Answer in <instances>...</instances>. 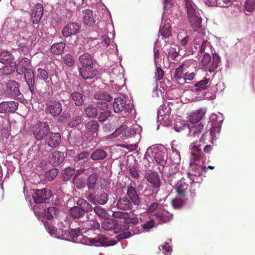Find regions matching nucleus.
Returning <instances> with one entry per match:
<instances>
[{
	"label": "nucleus",
	"mask_w": 255,
	"mask_h": 255,
	"mask_svg": "<svg viewBox=\"0 0 255 255\" xmlns=\"http://www.w3.org/2000/svg\"><path fill=\"white\" fill-rule=\"evenodd\" d=\"M188 20L194 31H197L201 26L202 18L199 16L197 7L193 0H183Z\"/></svg>",
	"instance_id": "f257e3e1"
},
{
	"label": "nucleus",
	"mask_w": 255,
	"mask_h": 255,
	"mask_svg": "<svg viewBox=\"0 0 255 255\" xmlns=\"http://www.w3.org/2000/svg\"><path fill=\"white\" fill-rule=\"evenodd\" d=\"M90 215H86L87 220L84 221L78 222V227L76 226L77 222L72 223L70 226L71 228L69 232V236L72 239L77 238L81 234L82 230H91L93 229H98L100 227L99 223L94 220H90Z\"/></svg>",
	"instance_id": "f03ea898"
},
{
	"label": "nucleus",
	"mask_w": 255,
	"mask_h": 255,
	"mask_svg": "<svg viewBox=\"0 0 255 255\" xmlns=\"http://www.w3.org/2000/svg\"><path fill=\"white\" fill-rule=\"evenodd\" d=\"M126 97L121 95L116 97L114 100L113 109L116 113L128 114L132 111V106L126 101Z\"/></svg>",
	"instance_id": "7ed1b4c3"
},
{
	"label": "nucleus",
	"mask_w": 255,
	"mask_h": 255,
	"mask_svg": "<svg viewBox=\"0 0 255 255\" xmlns=\"http://www.w3.org/2000/svg\"><path fill=\"white\" fill-rule=\"evenodd\" d=\"M1 85L2 86L4 95L8 98L14 99L20 94L19 84L14 80H9L7 82H1Z\"/></svg>",
	"instance_id": "20e7f679"
},
{
	"label": "nucleus",
	"mask_w": 255,
	"mask_h": 255,
	"mask_svg": "<svg viewBox=\"0 0 255 255\" xmlns=\"http://www.w3.org/2000/svg\"><path fill=\"white\" fill-rule=\"evenodd\" d=\"M50 131V128L46 122H39L33 128L32 133L34 137L38 140L45 138Z\"/></svg>",
	"instance_id": "39448f33"
},
{
	"label": "nucleus",
	"mask_w": 255,
	"mask_h": 255,
	"mask_svg": "<svg viewBox=\"0 0 255 255\" xmlns=\"http://www.w3.org/2000/svg\"><path fill=\"white\" fill-rule=\"evenodd\" d=\"M32 198L36 204L46 203L52 196L51 191L47 188L35 189Z\"/></svg>",
	"instance_id": "423d86ee"
},
{
	"label": "nucleus",
	"mask_w": 255,
	"mask_h": 255,
	"mask_svg": "<svg viewBox=\"0 0 255 255\" xmlns=\"http://www.w3.org/2000/svg\"><path fill=\"white\" fill-rule=\"evenodd\" d=\"M102 227L105 230H114L116 233L125 232L128 230L129 228L128 225H125L123 227H121L118 224L117 220L113 219L105 220L102 224Z\"/></svg>",
	"instance_id": "0eeeda50"
},
{
	"label": "nucleus",
	"mask_w": 255,
	"mask_h": 255,
	"mask_svg": "<svg viewBox=\"0 0 255 255\" xmlns=\"http://www.w3.org/2000/svg\"><path fill=\"white\" fill-rule=\"evenodd\" d=\"M62 111V106L59 101L51 100L46 103V112L53 117L58 116Z\"/></svg>",
	"instance_id": "6e6552de"
},
{
	"label": "nucleus",
	"mask_w": 255,
	"mask_h": 255,
	"mask_svg": "<svg viewBox=\"0 0 255 255\" xmlns=\"http://www.w3.org/2000/svg\"><path fill=\"white\" fill-rule=\"evenodd\" d=\"M144 177L154 189L159 190L161 185V180L159 174L154 171H149L145 173Z\"/></svg>",
	"instance_id": "1a4fd4ad"
},
{
	"label": "nucleus",
	"mask_w": 255,
	"mask_h": 255,
	"mask_svg": "<svg viewBox=\"0 0 255 255\" xmlns=\"http://www.w3.org/2000/svg\"><path fill=\"white\" fill-rule=\"evenodd\" d=\"M80 75L85 80L92 79L98 74L95 65L81 66L79 68Z\"/></svg>",
	"instance_id": "9d476101"
},
{
	"label": "nucleus",
	"mask_w": 255,
	"mask_h": 255,
	"mask_svg": "<svg viewBox=\"0 0 255 255\" xmlns=\"http://www.w3.org/2000/svg\"><path fill=\"white\" fill-rule=\"evenodd\" d=\"M18 105L15 101H2L0 103V114L13 113L17 110Z\"/></svg>",
	"instance_id": "9b49d317"
},
{
	"label": "nucleus",
	"mask_w": 255,
	"mask_h": 255,
	"mask_svg": "<svg viewBox=\"0 0 255 255\" xmlns=\"http://www.w3.org/2000/svg\"><path fill=\"white\" fill-rule=\"evenodd\" d=\"M80 27V25L77 22H70L64 26L62 34L64 37L74 35L79 32Z\"/></svg>",
	"instance_id": "f8f14e48"
},
{
	"label": "nucleus",
	"mask_w": 255,
	"mask_h": 255,
	"mask_svg": "<svg viewBox=\"0 0 255 255\" xmlns=\"http://www.w3.org/2000/svg\"><path fill=\"white\" fill-rule=\"evenodd\" d=\"M135 133L133 128H128L127 126L123 125L117 129L113 133L110 135V138L117 137L119 136L123 137H127Z\"/></svg>",
	"instance_id": "ddd939ff"
},
{
	"label": "nucleus",
	"mask_w": 255,
	"mask_h": 255,
	"mask_svg": "<svg viewBox=\"0 0 255 255\" xmlns=\"http://www.w3.org/2000/svg\"><path fill=\"white\" fill-rule=\"evenodd\" d=\"M107 240V238L103 235L99 234L96 236L94 238H88V242L92 244H94L96 246H108L109 245H115L117 244L116 241H112L111 244H107L106 243V240Z\"/></svg>",
	"instance_id": "4468645a"
},
{
	"label": "nucleus",
	"mask_w": 255,
	"mask_h": 255,
	"mask_svg": "<svg viewBox=\"0 0 255 255\" xmlns=\"http://www.w3.org/2000/svg\"><path fill=\"white\" fill-rule=\"evenodd\" d=\"M45 143L48 146L56 147L61 142V135L59 133L50 132L45 138Z\"/></svg>",
	"instance_id": "2eb2a0df"
},
{
	"label": "nucleus",
	"mask_w": 255,
	"mask_h": 255,
	"mask_svg": "<svg viewBox=\"0 0 255 255\" xmlns=\"http://www.w3.org/2000/svg\"><path fill=\"white\" fill-rule=\"evenodd\" d=\"M43 13V7L41 4L38 3L33 8L31 17L33 24H37L41 20Z\"/></svg>",
	"instance_id": "dca6fc26"
},
{
	"label": "nucleus",
	"mask_w": 255,
	"mask_h": 255,
	"mask_svg": "<svg viewBox=\"0 0 255 255\" xmlns=\"http://www.w3.org/2000/svg\"><path fill=\"white\" fill-rule=\"evenodd\" d=\"M127 195L134 205H138L140 204V201L136 190L131 184L127 186Z\"/></svg>",
	"instance_id": "f3484780"
},
{
	"label": "nucleus",
	"mask_w": 255,
	"mask_h": 255,
	"mask_svg": "<svg viewBox=\"0 0 255 255\" xmlns=\"http://www.w3.org/2000/svg\"><path fill=\"white\" fill-rule=\"evenodd\" d=\"M83 20L85 24L88 26L93 25L95 21L96 15L92 10L87 9L83 11Z\"/></svg>",
	"instance_id": "a211bd4d"
},
{
	"label": "nucleus",
	"mask_w": 255,
	"mask_h": 255,
	"mask_svg": "<svg viewBox=\"0 0 255 255\" xmlns=\"http://www.w3.org/2000/svg\"><path fill=\"white\" fill-rule=\"evenodd\" d=\"M206 111L204 109H200L192 112L189 117V121L192 124L199 122L204 117Z\"/></svg>",
	"instance_id": "6ab92c4d"
},
{
	"label": "nucleus",
	"mask_w": 255,
	"mask_h": 255,
	"mask_svg": "<svg viewBox=\"0 0 255 255\" xmlns=\"http://www.w3.org/2000/svg\"><path fill=\"white\" fill-rule=\"evenodd\" d=\"M132 203V202L127 197H123L118 200L116 206L121 210H128L132 208L133 206Z\"/></svg>",
	"instance_id": "aec40b11"
},
{
	"label": "nucleus",
	"mask_w": 255,
	"mask_h": 255,
	"mask_svg": "<svg viewBox=\"0 0 255 255\" xmlns=\"http://www.w3.org/2000/svg\"><path fill=\"white\" fill-rule=\"evenodd\" d=\"M147 154L153 157L158 164H161L164 161V153L156 148H154L153 150L151 148L148 149Z\"/></svg>",
	"instance_id": "412c9836"
},
{
	"label": "nucleus",
	"mask_w": 255,
	"mask_h": 255,
	"mask_svg": "<svg viewBox=\"0 0 255 255\" xmlns=\"http://www.w3.org/2000/svg\"><path fill=\"white\" fill-rule=\"evenodd\" d=\"M188 188V184L185 180L182 178L178 181L174 187L176 193L181 196H184Z\"/></svg>",
	"instance_id": "4be33fe9"
},
{
	"label": "nucleus",
	"mask_w": 255,
	"mask_h": 255,
	"mask_svg": "<svg viewBox=\"0 0 255 255\" xmlns=\"http://www.w3.org/2000/svg\"><path fill=\"white\" fill-rule=\"evenodd\" d=\"M220 61L221 60L219 56L216 53H214L213 54L211 61L209 63V65H206L205 68L208 69L209 72H213L218 68Z\"/></svg>",
	"instance_id": "5701e85b"
},
{
	"label": "nucleus",
	"mask_w": 255,
	"mask_h": 255,
	"mask_svg": "<svg viewBox=\"0 0 255 255\" xmlns=\"http://www.w3.org/2000/svg\"><path fill=\"white\" fill-rule=\"evenodd\" d=\"M69 214L72 218L77 220L76 221L77 224L81 221L79 219L85 216L83 211L78 205L71 207L69 211Z\"/></svg>",
	"instance_id": "b1692460"
},
{
	"label": "nucleus",
	"mask_w": 255,
	"mask_h": 255,
	"mask_svg": "<svg viewBox=\"0 0 255 255\" xmlns=\"http://www.w3.org/2000/svg\"><path fill=\"white\" fill-rule=\"evenodd\" d=\"M79 61L81 66L95 65L93 57L90 54L84 53L79 57Z\"/></svg>",
	"instance_id": "393cba45"
},
{
	"label": "nucleus",
	"mask_w": 255,
	"mask_h": 255,
	"mask_svg": "<svg viewBox=\"0 0 255 255\" xmlns=\"http://www.w3.org/2000/svg\"><path fill=\"white\" fill-rule=\"evenodd\" d=\"M13 56L11 52L6 50L0 51V62L2 64L13 62Z\"/></svg>",
	"instance_id": "a878e982"
},
{
	"label": "nucleus",
	"mask_w": 255,
	"mask_h": 255,
	"mask_svg": "<svg viewBox=\"0 0 255 255\" xmlns=\"http://www.w3.org/2000/svg\"><path fill=\"white\" fill-rule=\"evenodd\" d=\"M7 64L0 69V76H7L11 74L15 70L16 64L15 62Z\"/></svg>",
	"instance_id": "bb28decb"
},
{
	"label": "nucleus",
	"mask_w": 255,
	"mask_h": 255,
	"mask_svg": "<svg viewBox=\"0 0 255 255\" xmlns=\"http://www.w3.org/2000/svg\"><path fill=\"white\" fill-rule=\"evenodd\" d=\"M85 127L90 135H94L95 134L97 135L99 124L96 121L91 120L85 124Z\"/></svg>",
	"instance_id": "cd10ccee"
},
{
	"label": "nucleus",
	"mask_w": 255,
	"mask_h": 255,
	"mask_svg": "<svg viewBox=\"0 0 255 255\" xmlns=\"http://www.w3.org/2000/svg\"><path fill=\"white\" fill-rule=\"evenodd\" d=\"M77 204L82 209L84 214L85 213H87V215L89 214L88 213L91 212L94 208L89 202L83 199H78ZM89 214H90V216L91 214L90 213Z\"/></svg>",
	"instance_id": "c85d7f7f"
},
{
	"label": "nucleus",
	"mask_w": 255,
	"mask_h": 255,
	"mask_svg": "<svg viewBox=\"0 0 255 255\" xmlns=\"http://www.w3.org/2000/svg\"><path fill=\"white\" fill-rule=\"evenodd\" d=\"M51 162L55 166L62 163L64 159V153L63 152L56 151L51 154Z\"/></svg>",
	"instance_id": "c756f323"
},
{
	"label": "nucleus",
	"mask_w": 255,
	"mask_h": 255,
	"mask_svg": "<svg viewBox=\"0 0 255 255\" xmlns=\"http://www.w3.org/2000/svg\"><path fill=\"white\" fill-rule=\"evenodd\" d=\"M204 126L199 124L189 128V134L193 137H199V135L204 131Z\"/></svg>",
	"instance_id": "7c9ffc66"
},
{
	"label": "nucleus",
	"mask_w": 255,
	"mask_h": 255,
	"mask_svg": "<svg viewBox=\"0 0 255 255\" xmlns=\"http://www.w3.org/2000/svg\"><path fill=\"white\" fill-rule=\"evenodd\" d=\"M159 33L162 36L163 38H168L172 35L171 26L169 23L163 25L161 24Z\"/></svg>",
	"instance_id": "2f4dec72"
},
{
	"label": "nucleus",
	"mask_w": 255,
	"mask_h": 255,
	"mask_svg": "<svg viewBox=\"0 0 255 255\" xmlns=\"http://www.w3.org/2000/svg\"><path fill=\"white\" fill-rule=\"evenodd\" d=\"M70 98L76 106H81L84 102L83 95L79 92H74L72 93L70 95Z\"/></svg>",
	"instance_id": "473e14b6"
},
{
	"label": "nucleus",
	"mask_w": 255,
	"mask_h": 255,
	"mask_svg": "<svg viewBox=\"0 0 255 255\" xmlns=\"http://www.w3.org/2000/svg\"><path fill=\"white\" fill-rule=\"evenodd\" d=\"M93 97L95 99L99 101H105L106 102H111L112 100V96L109 93L104 91L96 92Z\"/></svg>",
	"instance_id": "72a5a7b5"
},
{
	"label": "nucleus",
	"mask_w": 255,
	"mask_h": 255,
	"mask_svg": "<svg viewBox=\"0 0 255 255\" xmlns=\"http://www.w3.org/2000/svg\"><path fill=\"white\" fill-rule=\"evenodd\" d=\"M107 152L102 149H96L91 154V158L93 160H103L107 156Z\"/></svg>",
	"instance_id": "f704fd0d"
},
{
	"label": "nucleus",
	"mask_w": 255,
	"mask_h": 255,
	"mask_svg": "<svg viewBox=\"0 0 255 255\" xmlns=\"http://www.w3.org/2000/svg\"><path fill=\"white\" fill-rule=\"evenodd\" d=\"M21 70L20 69H19ZM24 73V78L27 84L35 82V76L31 69H28L25 71H18V74H22Z\"/></svg>",
	"instance_id": "c9c22d12"
},
{
	"label": "nucleus",
	"mask_w": 255,
	"mask_h": 255,
	"mask_svg": "<svg viewBox=\"0 0 255 255\" xmlns=\"http://www.w3.org/2000/svg\"><path fill=\"white\" fill-rule=\"evenodd\" d=\"M31 62L30 60L27 58H23L18 63V66L17 68V72L18 73V71H25L28 69L30 68Z\"/></svg>",
	"instance_id": "e433bc0d"
},
{
	"label": "nucleus",
	"mask_w": 255,
	"mask_h": 255,
	"mask_svg": "<svg viewBox=\"0 0 255 255\" xmlns=\"http://www.w3.org/2000/svg\"><path fill=\"white\" fill-rule=\"evenodd\" d=\"M155 215L157 218L163 223L168 222L172 218V215L165 211L158 212L155 213Z\"/></svg>",
	"instance_id": "4c0bfd02"
},
{
	"label": "nucleus",
	"mask_w": 255,
	"mask_h": 255,
	"mask_svg": "<svg viewBox=\"0 0 255 255\" xmlns=\"http://www.w3.org/2000/svg\"><path fill=\"white\" fill-rule=\"evenodd\" d=\"M191 170L188 174L189 178L192 180V182H194L195 177L198 176L200 175V171L197 165L193 163H190Z\"/></svg>",
	"instance_id": "58836bf2"
},
{
	"label": "nucleus",
	"mask_w": 255,
	"mask_h": 255,
	"mask_svg": "<svg viewBox=\"0 0 255 255\" xmlns=\"http://www.w3.org/2000/svg\"><path fill=\"white\" fill-rule=\"evenodd\" d=\"M168 57L172 60L175 59L179 56V48L176 45H170L166 48Z\"/></svg>",
	"instance_id": "ea45409f"
},
{
	"label": "nucleus",
	"mask_w": 255,
	"mask_h": 255,
	"mask_svg": "<svg viewBox=\"0 0 255 255\" xmlns=\"http://www.w3.org/2000/svg\"><path fill=\"white\" fill-rule=\"evenodd\" d=\"M199 145H194L192 148L191 155L194 160H200L204 156L203 151L199 148Z\"/></svg>",
	"instance_id": "a19ab883"
},
{
	"label": "nucleus",
	"mask_w": 255,
	"mask_h": 255,
	"mask_svg": "<svg viewBox=\"0 0 255 255\" xmlns=\"http://www.w3.org/2000/svg\"><path fill=\"white\" fill-rule=\"evenodd\" d=\"M65 47L64 42H59L53 44L51 47V51L54 54H60Z\"/></svg>",
	"instance_id": "79ce46f5"
},
{
	"label": "nucleus",
	"mask_w": 255,
	"mask_h": 255,
	"mask_svg": "<svg viewBox=\"0 0 255 255\" xmlns=\"http://www.w3.org/2000/svg\"><path fill=\"white\" fill-rule=\"evenodd\" d=\"M36 77L37 79L47 83V80L49 78V75L47 71L45 69L38 68L36 70Z\"/></svg>",
	"instance_id": "37998d69"
},
{
	"label": "nucleus",
	"mask_w": 255,
	"mask_h": 255,
	"mask_svg": "<svg viewBox=\"0 0 255 255\" xmlns=\"http://www.w3.org/2000/svg\"><path fill=\"white\" fill-rule=\"evenodd\" d=\"M98 176L97 173H94L89 176L87 181V185L89 189H94L95 188Z\"/></svg>",
	"instance_id": "c03bdc74"
},
{
	"label": "nucleus",
	"mask_w": 255,
	"mask_h": 255,
	"mask_svg": "<svg viewBox=\"0 0 255 255\" xmlns=\"http://www.w3.org/2000/svg\"><path fill=\"white\" fill-rule=\"evenodd\" d=\"M209 83V79L204 78L203 80L199 81L194 85L195 91L205 90L207 88V84Z\"/></svg>",
	"instance_id": "a18cd8bd"
},
{
	"label": "nucleus",
	"mask_w": 255,
	"mask_h": 255,
	"mask_svg": "<svg viewBox=\"0 0 255 255\" xmlns=\"http://www.w3.org/2000/svg\"><path fill=\"white\" fill-rule=\"evenodd\" d=\"M58 213L59 210L56 207H50L47 208L45 215L47 219L51 220L55 217Z\"/></svg>",
	"instance_id": "49530a36"
},
{
	"label": "nucleus",
	"mask_w": 255,
	"mask_h": 255,
	"mask_svg": "<svg viewBox=\"0 0 255 255\" xmlns=\"http://www.w3.org/2000/svg\"><path fill=\"white\" fill-rule=\"evenodd\" d=\"M210 51L212 52L210 43L207 40H203L200 46L199 52L201 53H209Z\"/></svg>",
	"instance_id": "de8ad7c7"
},
{
	"label": "nucleus",
	"mask_w": 255,
	"mask_h": 255,
	"mask_svg": "<svg viewBox=\"0 0 255 255\" xmlns=\"http://www.w3.org/2000/svg\"><path fill=\"white\" fill-rule=\"evenodd\" d=\"M184 65L181 64L177 68L174 73L173 78L175 81H179L183 79Z\"/></svg>",
	"instance_id": "09e8293b"
},
{
	"label": "nucleus",
	"mask_w": 255,
	"mask_h": 255,
	"mask_svg": "<svg viewBox=\"0 0 255 255\" xmlns=\"http://www.w3.org/2000/svg\"><path fill=\"white\" fill-rule=\"evenodd\" d=\"M83 118L81 115L73 117L68 123V126L70 128H74L82 123Z\"/></svg>",
	"instance_id": "8fccbe9b"
},
{
	"label": "nucleus",
	"mask_w": 255,
	"mask_h": 255,
	"mask_svg": "<svg viewBox=\"0 0 255 255\" xmlns=\"http://www.w3.org/2000/svg\"><path fill=\"white\" fill-rule=\"evenodd\" d=\"M112 216L115 218L124 219L126 225H128V220L129 219V215L128 213L116 211L113 213Z\"/></svg>",
	"instance_id": "3c124183"
},
{
	"label": "nucleus",
	"mask_w": 255,
	"mask_h": 255,
	"mask_svg": "<svg viewBox=\"0 0 255 255\" xmlns=\"http://www.w3.org/2000/svg\"><path fill=\"white\" fill-rule=\"evenodd\" d=\"M63 63L68 67H71L75 64V60L73 57L70 54L65 55L62 57Z\"/></svg>",
	"instance_id": "603ef678"
},
{
	"label": "nucleus",
	"mask_w": 255,
	"mask_h": 255,
	"mask_svg": "<svg viewBox=\"0 0 255 255\" xmlns=\"http://www.w3.org/2000/svg\"><path fill=\"white\" fill-rule=\"evenodd\" d=\"M86 115L90 118H94L98 115V110L96 107L90 105L85 109Z\"/></svg>",
	"instance_id": "864d4df0"
},
{
	"label": "nucleus",
	"mask_w": 255,
	"mask_h": 255,
	"mask_svg": "<svg viewBox=\"0 0 255 255\" xmlns=\"http://www.w3.org/2000/svg\"><path fill=\"white\" fill-rule=\"evenodd\" d=\"M93 210L95 214L101 218H106L107 216V211L100 206H96L94 207Z\"/></svg>",
	"instance_id": "5fc2aeb1"
},
{
	"label": "nucleus",
	"mask_w": 255,
	"mask_h": 255,
	"mask_svg": "<svg viewBox=\"0 0 255 255\" xmlns=\"http://www.w3.org/2000/svg\"><path fill=\"white\" fill-rule=\"evenodd\" d=\"M75 169L72 167L66 168L63 172V178L64 180H69L75 173Z\"/></svg>",
	"instance_id": "6e6d98bb"
},
{
	"label": "nucleus",
	"mask_w": 255,
	"mask_h": 255,
	"mask_svg": "<svg viewBox=\"0 0 255 255\" xmlns=\"http://www.w3.org/2000/svg\"><path fill=\"white\" fill-rule=\"evenodd\" d=\"M108 199V195L106 193H102L97 196L96 203H98L100 205H103L107 203Z\"/></svg>",
	"instance_id": "4d7b16f0"
},
{
	"label": "nucleus",
	"mask_w": 255,
	"mask_h": 255,
	"mask_svg": "<svg viewBox=\"0 0 255 255\" xmlns=\"http://www.w3.org/2000/svg\"><path fill=\"white\" fill-rule=\"evenodd\" d=\"M112 112L110 110H105L100 113L98 117V121L100 122L106 121L110 117H111Z\"/></svg>",
	"instance_id": "13d9d810"
},
{
	"label": "nucleus",
	"mask_w": 255,
	"mask_h": 255,
	"mask_svg": "<svg viewBox=\"0 0 255 255\" xmlns=\"http://www.w3.org/2000/svg\"><path fill=\"white\" fill-rule=\"evenodd\" d=\"M184 204L183 200L180 198H174L171 201V204L174 209H178L182 208Z\"/></svg>",
	"instance_id": "bf43d9fd"
},
{
	"label": "nucleus",
	"mask_w": 255,
	"mask_h": 255,
	"mask_svg": "<svg viewBox=\"0 0 255 255\" xmlns=\"http://www.w3.org/2000/svg\"><path fill=\"white\" fill-rule=\"evenodd\" d=\"M154 78L157 82L158 81L161 80L164 75V72L160 67H156L154 72Z\"/></svg>",
	"instance_id": "052dcab7"
},
{
	"label": "nucleus",
	"mask_w": 255,
	"mask_h": 255,
	"mask_svg": "<svg viewBox=\"0 0 255 255\" xmlns=\"http://www.w3.org/2000/svg\"><path fill=\"white\" fill-rule=\"evenodd\" d=\"M58 173V170L57 169L53 168L50 170H49L46 173V178L47 179L51 181L55 177H56Z\"/></svg>",
	"instance_id": "680f3d73"
},
{
	"label": "nucleus",
	"mask_w": 255,
	"mask_h": 255,
	"mask_svg": "<svg viewBox=\"0 0 255 255\" xmlns=\"http://www.w3.org/2000/svg\"><path fill=\"white\" fill-rule=\"evenodd\" d=\"M255 8V0H246L245 9L249 12L253 11Z\"/></svg>",
	"instance_id": "e2e57ef3"
},
{
	"label": "nucleus",
	"mask_w": 255,
	"mask_h": 255,
	"mask_svg": "<svg viewBox=\"0 0 255 255\" xmlns=\"http://www.w3.org/2000/svg\"><path fill=\"white\" fill-rule=\"evenodd\" d=\"M183 32H179L178 34V39L180 40V44L185 47L188 43L189 40V36L186 35L184 37H182V34Z\"/></svg>",
	"instance_id": "0e129e2a"
},
{
	"label": "nucleus",
	"mask_w": 255,
	"mask_h": 255,
	"mask_svg": "<svg viewBox=\"0 0 255 255\" xmlns=\"http://www.w3.org/2000/svg\"><path fill=\"white\" fill-rule=\"evenodd\" d=\"M128 170L131 176L134 179H138L140 177L139 174L136 168L133 166H129Z\"/></svg>",
	"instance_id": "69168bd1"
},
{
	"label": "nucleus",
	"mask_w": 255,
	"mask_h": 255,
	"mask_svg": "<svg viewBox=\"0 0 255 255\" xmlns=\"http://www.w3.org/2000/svg\"><path fill=\"white\" fill-rule=\"evenodd\" d=\"M131 236V234L130 232H123L118 234L116 238L119 241H121L123 239H126Z\"/></svg>",
	"instance_id": "338daca9"
},
{
	"label": "nucleus",
	"mask_w": 255,
	"mask_h": 255,
	"mask_svg": "<svg viewBox=\"0 0 255 255\" xmlns=\"http://www.w3.org/2000/svg\"><path fill=\"white\" fill-rule=\"evenodd\" d=\"M108 102L105 101H100L97 103V106L98 108L101 110H107L109 107Z\"/></svg>",
	"instance_id": "774afa93"
}]
</instances>
